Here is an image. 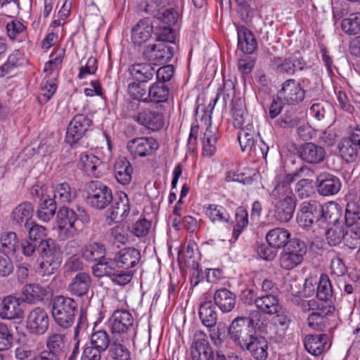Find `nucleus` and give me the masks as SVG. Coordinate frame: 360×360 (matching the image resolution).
Segmentation results:
<instances>
[{"mask_svg": "<svg viewBox=\"0 0 360 360\" xmlns=\"http://www.w3.org/2000/svg\"><path fill=\"white\" fill-rule=\"evenodd\" d=\"M51 313L58 326L63 329L70 328L78 313V303L72 297L56 295L51 300Z\"/></svg>", "mask_w": 360, "mask_h": 360, "instance_id": "obj_1", "label": "nucleus"}, {"mask_svg": "<svg viewBox=\"0 0 360 360\" xmlns=\"http://www.w3.org/2000/svg\"><path fill=\"white\" fill-rule=\"evenodd\" d=\"M58 228L68 233V237L73 236L83 225L90 221L89 216L86 212L80 207L76 210L63 206L57 214Z\"/></svg>", "mask_w": 360, "mask_h": 360, "instance_id": "obj_2", "label": "nucleus"}, {"mask_svg": "<svg viewBox=\"0 0 360 360\" xmlns=\"http://www.w3.org/2000/svg\"><path fill=\"white\" fill-rule=\"evenodd\" d=\"M112 338L133 340L136 335L134 320L129 311L115 310L109 319Z\"/></svg>", "mask_w": 360, "mask_h": 360, "instance_id": "obj_3", "label": "nucleus"}, {"mask_svg": "<svg viewBox=\"0 0 360 360\" xmlns=\"http://www.w3.org/2000/svg\"><path fill=\"white\" fill-rule=\"evenodd\" d=\"M87 203L96 210H103L113 200L110 187L99 181H91L86 184Z\"/></svg>", "mask_w": 360, "mask_h": 360, "instance_id": "obj_4", "label": "nucleus"}, {"mask_svg": "<svg viewBox=\"0 0 360 360\" xmlns=\"http://www.w3.org/2000/svg\"><path fill=\"white\" fill-rule=\"evenodd\" d=\"M307 251L305 243L298 238H292L279 257L280 266L291 270L301 264Z\"/></svg>", "mask_w": 360, "mask_h": 360, "instance_id": "obj_5", "label": "nucleus"}, {"mask_svg": "<svg viewBox=\"0 0 360 360\" xmlns=\"http://www.w3.org/2000/svg\"><path fill=\"white\" fill-rule=\"evenodd\" d=\"M250 323V321L248 319L237 317L229 328L231 339L243 349H245V346L257 334Z\"/></svg>", "mask_w": 360, "mask_h": 360, "instance_id": "obj_6", "label": "nucleus"}, {"mask_svg": "<svg viewBox=\"0 0 360 360\" xmlns=\"http://www.w3.org/2000/svg\"><path fill=\"white\" fill-rule=\"evenodd\" d=\"M92 272L96 277L108 276L113 283L120 286H124L130 283L134 276V271L131 270L117 269L102 263L94 264Z\"/></svg>", "mask_w": 360, "mask_h": 360, "instance_id": "obj_7", "label": "nucleus"}, {"mask_svg": "<svg viewBox=\"0 0 360 360\" xmlns=\"http://www.w3.org/2000/svg\"><path fill=\"white\" fill-rule=\"evenodd\" d=\"M306 172H309V169L307 167L302 166L293 172L279 176L276 180L274 188L270 193L271 200L282 199L285 198V196L295 197L290 184L295 181L296 178L304 176Z\"/></svg>", "mask_w": 360, "mask_h": 360, "instance_id": "obj_8", "label": "nucleus"}, {"mask_svg": "<svg viewBox=\"0 0 360 360\" xmlns=\"http://www.w3.org/2000/svg\"><path fill=\"white\" fill-rule=\"evenodd\" d=\"M176 44L158 43L148 46L143 51V55L149 61L156 64H165L171 60L175 50Z\"/></svg>", "mask_w": 360, "mask_h": 360, "instance_id": "obj_9", "label": "nucleus"}, {"mask_svg": "<svg viewBox=\"0 0 360 360\" xmlns=\"http://www.w3.org/2000/svg\"><path fill=\"white\" fill-rule=\"evenodd\" d=\"M141 259L140 252L134 248H124L119 250L114 258L101 261L100 263L115 266L117 269L131 270Z\"/></svg>", "mask_w": 360, "mask_h": 360, "instance_id": "obj_10", "label": "nucleus"}, {"mask_svg": "<svg viewBox=\"0 0 360 360\" xmlns=\"http://www.w3.org/2000/svg\"><path fill=\"white\" fill-rule=\"evenodd\" d=\"M92 123L87 115H76L68 127L65 141L71 146L76 144L86 135Z\"/></svg>", "mask_w": 360, "mask_h": 360, "instance_id": "obj_11", "label": "nucleus"}, {"mask_svg": "<svg viewBox=\"0 0 360 360\" xmlns=\"http://www.w3.org/2000/svg\"><path fill=\"white\" fill-rule=\"evenodd\" d=\"M320 217V202L316 200L302 202L297 213V223L306 229L318 227V220Z\"/></svg>", "mask_w": 360, "mask_h": 360, "instance_id": "obj_12", "label": "nucleus"}, {"mask_svg": "<svg viewBox=\"0 0 360 360\" xmlns=\"http://www.w3.org/2000/svg\"><path fill=\"white\" fill-rule=\"evenodd\" d=\"M307 91L294 79L285 80L278 91V98L287 105H297L304 100Z\"/></svg>", "mask_w": 360, "mask_h": 360, "instance_id": "obj_13", "label": "nucleus"}, {"mask_svg": "<svg viewBox=\"0 0 360 360\" xmlns=\"http://www.w3.org/2000/svg\"><path fill=\"white\" fill-rule=\"evenodd\" d=\"M158 148V142L153 137L136 138L127 143V149L134 158L151 155Z\"/></svg>", "mask_w": 360, "mask_h": 360, "instance_id": "obj_14", "label": "nucleus"}, {"mask_svg": "<svg viewBox=\"0 0 360 360\" xmlns=\"http://www.w3.org/2000/svg\"><path fill=\"white\" fill-rule=\"evenodd\" d=\"M26 324L27 328L31 333L43 335L49 328V317L44 309L35 307L29 312Z\"/></svg>", "mask_w": 360, "mask_h": 360, "instance_id": "obj_15", "label": "nucleus"}, {"mask_svg": "<svg viewBox=\"0 0 360 360\" xmlns=\"http://www.w3.org/2000/svg\"><path fill=\"white\" fill-rule=\"evenodd\" d=\"M213 350L207 334L202 330L195 331L191 346L193 360H206Z\"/></svg>", "mask_w": 360, "mask_h": 360, "instance_id": "obj_16", "label": "nucleus"}, {"mask_svg": "<svg viewBox=\"0 0 360 360\" xmlns=\"http://www.w3.org/2000/svg\"><path fill=\"white\" fill-rule=\"evenodd\" d=\"M274 205V217L281 222L289 221L294 214L296 207L295 197L285 196V198L271 200Z\"/></svg>", "mask_w": 360, "mask_h": 360, "instance_id": "obj_17", "label": "nucleus"}, {"mask_svg": "<svg viewBox=\"0 0 360 360\" xmlns=\"http://www.w3.org/2000/svg\"><path fill=\"white\" fill-rule=\"evenodd\" d=\"M23 311L19 299L13 295H8L0 300V318L4 320L21 319Z\"/></svg>", "mask_w": 360, "mask_h": 360, "instance_id": "obj_18", "label": "nucleus"}, {"mask_svg": "<svg viewBox=\"0 0 360 360\" xmlns=\"http://www.w3.org/2000/svg\"><path fill=\"white\" fill-rule=\"evenodd\" d=\"M318 193L323 196H329L338 193L341 188V181L336 176L327 173H321L316 179Z\"/></svg>", "mask_w": 360, "mask_h": 360, "instance_id": "obj_19", "label": "nucleus"}, {"mask_svg": "<svg viewBox=\"0 0 360 360\" xmlns=\"http://www.w3.org/2000/svg\"><path fill=\"white\" fill-rule=\"evenodd\" d=\"M91 283V278L89 274L83 271L77 272L71 279L67 290L72 296L82 297L88 293Z\"/></svg>", "mask_w": 360, "mask_h": 360, "instance_id": "obj_20", "label": "nucleus"}, {"mask_svg": "<svg viewBox=\"0 0 360 360\" xmlns=\"http://www.w3.org/2000/svg\"><path fill=\"white\" fill-rule=\"evenodd\" d=\"M342 215L341 208L335 202H328L324 205L320 203V217L318 228L326 229L331 224L338 223Z\"/></svg>", "mask_w": 360, "mask_h": 360, "instance_id": "obj_21", "label": "nucleus"}, {"mask_svg": "<svg viewBox=\"0 0 360 360\" xmlns=\"http://www.w3.org/2000/svg\"><path fill=\"white\" fill-rule=\"evenodd\" d=\"M134 120L152 131H158L164 125L163 115L159 112L145 109L134 115Z\"/></svg>", "mask_w": 360, "mask_h": 360, "instance_id": "obj_22", "label": "nucleus"}, {"mask_svg": "<svg viewBox=\"0 0 360 360\" xmlns=\"http://www.w3.org/2000/svg\"><path fill=\"white\" fill-rule=\"evenodd\" d=\"M298 153L303 161L314 165L321 162L326 156L325 149L312 142L300 146Z\"/></svg>", "mask_w": 360, "mask_h": 360, "instance_id": "obj_23", "label": "nucleus"}, {"mask_svg": "<svg viewBox=\"0 0 360 360\" xmlns=\"http://www.w3.org/2000/svg\"><path fill=\"white\" fill-rule=\"evenodd\" d=\"M130 210L129 200L125 193L121 192L118 198L115 199L108 214L112 221L120 222L126 218Z\"/></svg>", "mask_w": 360, "mask_h": 360, "instance_id": "obj_24", "label": "nucleus"}, {"mask_svg": "<svg viewBox=\"0 0 360 360\" xmlns=\"http://www.w3.org/2000/svg\"><path fill=\"white\" fill-rule=\"evenodd\" d=\"M335 308L332 305L321 306V311L311 312L307 319L308 326L314 330L323 331L329 325L327 315L332 314Z\"/></svg>", "mask_w": 360, "mask_h": 360, "instance_id": "obj_25", "label": "nucleus"}, {"mask_svg": "<svg viewBox=\"0 0 360 360\" xmlns=\"http://www.w3.org/2000/svg\"><path fill=\"white\" fill-rule=\"evenodd\" d=\"M268 348L266 339L257 333L245 346V349H247L251 356L256 360H266L268 356Z\"/></svg>", "mask_w": 360, "mask_h": 360, "instance_id": "obj_26", "label": "nucleus"}, {"mask_svg": "<svg viewBox=\"0 0 360 360\" xmlns=\"http://www.w3.org/2000/svg\"><path fill=\"white\" fill-rule=\"evenodd\" d=\"M34 207L29 202H24L18 205L11 213L13 223L20 226L27 227L33 221L32 216Z\"/></svg>", "mask_w": 360, "mask_h": 360, "instance_id": "obj_27", "label": "nucleus"}, {"mask_svg": "<svg viewBox=\"0 0 360 360\" xmlns=\"http://www.w3.org/2000/svg\"><path fill=\"white\" fill-rule=\"evenodd\" d=\"M255 306L260 311L266 314H278L282 309L278 297L272 293L257 297Z\"/></svg>", "mask_w": 360, "mask_h": 360, "instance_id": "obj_28", "label": "nucleus"}, {"mask_svg": "<svg viewBox=\"0 0 360 360\" xmlns=\"http://www.w3.org/2000/svg\"><path fill=\"white\" fill-rule=\"evenodd\" d=\"M153 25L149 19L139 21L131 30V40L134 44L141 46L151 37Z\"/></svg>", "mask_w": 360, "mask_h": 360, "instance_id": "obj_29", "label": "nucleus"}, {"mask_svg": "<svg viewBox=\"0 0 360 360\" xmlns=\"http://www.w3.org/2000/svg\"><path fill=\"white\" fill-rule=\"evenodd\" d=\"M238 46L245 53L250 54L257 49V41L250 30L243 25L237 27Z\"/></svg>", "mask_w": 360, "mask_h": 360, "instance_id": "obj_30", "label": "nucleus"}, {"mask_svg": "<svg viewBox=\"0 0 360 360\" xmlns=\"http://www.w3.org/2000/svg\"><path fill=\"white\" fill-rule=\"evenodd\" d=\"M214 300L223 313L231 311L236 306V297L234 293L226 288H220L216 290Z\"/></svg>", "mask_w": 360, "mask_h": 360, "instance_id": "obj_31", "label": "nucleus"}, {"mask_svg": "<svg viewBox=\"0 0 360 360\" xmlns=\"http://www.w3.org/2000/svg\"><path fill=\"white\" fill-rule=\"evenodd\" d=\"M53 198L56 204L65 205L71 203L77 198L75 188H72L67 182L57 184L53 190Z\"/></svg>", "mask_w": 360, "mask_h": 360, "instance_id": "obj_32", "label": "nucleus"}, {"mask_svg": "<svg viewBox=\"0 0 360 360\" xmlns=\"http://www.w3.org/2000/svg\"><path fill=\"white\" fill-rule=\"evenodd\" d=\"M169 95L168 86L163 82H156L148 88V94L143 98V102L154 103H166Z\"/></svg>", "mask_w": 360, "mask_h": 360, "instance_id": "obj_33", "label": "nucleus"}, {"mask_svg": "<svg viewBox=\"0 0 360 360\" xmlns=\"http://www.w3.org/2000/svg\"><path fill=\"white\" fill-rule=\"evenodd\" d=\"M238 134V139L243 151L253 150L257 152V146H255V138L258 134L257 130L252 124H248L244 128H240Z\"/></svg>", "mask_w": 360, "mask_h": 360, "instance_id": "obj_34", "label": "nucleus"}, {"mask_svg": "<svg viewBox=\"0 0 360 360\" xmlns=\"http://www.w3.org/2000/svg\"><path fill=\"white\" fill-rule=\"evenodd\" d=\"M290 233L285 229L276 228L270 230L266 239L268 245L274 249L286 247L290 242Z\"/></svg>", "mask_w": 360, "mask_h": 360, "instance_id": "obj_35", "label": "nucleus"}, {"mask_svg": "<svg viewBox=\"0 0 360 360\" xmlns=\"http://www.w3.org/2000/svg\"><path fill=\"white\" fill-rule=\"evenodd\" d=\"M47 294V289L38 283L27 284L22 288V300L27 303H35L41 301Z\"/></svg>", "mask_w": 360, "mask_h": 360, "instance_id": "obj_36", "label": "nucleus"}, {"mask_svg": "<svg viewBox=\"0 0 360 360\" xmlns=\"http://www.w3.org/2000/svg\"><path fill=\"white\" fill-rule=\"evenodd\" d=\"M205 116V124H208L202 137V154L207 157L212 156L216 151L217 137L216 136L217 129L211 127L210 122Z\"/></svg>", "mask_w": 360, "mask_h": 360, "instance_id": "obj_37", "label": "nucleus"}, {"mask_svg": "<svg viewBox=\"0 0 360 360\" xmlns=\"http://www.w3.org/2000/svg\"><path fill=\"white\" fill-rule=\"evenodd\" d=\"M80 163L89 175L98 177L102 174L103 162L94 154L82 153L80 155Z\"/></svg>", "mask_w": 360, "mask_h": 360, "instance_id": "obj_38", "label": "nucleus"}, {"mask_svg": "<svg viewBox=\"0 0 360 360\" xmlns=\"http://www.w3.org/2000/svg\"><path fill=\"white\" fill-rule=\"evenodd\" d=\"M199 318L202 323L207 328H213L217 324V313L215 305L211 300L200 304L198 311Z\"/></svg>", "mask_w": 360, "mask_h": 360, "instance_id": "obj_39", "label": "nucleus"}, {"mask_svg": "<svg viewBox=\"0 0 360 360\" xmlns=\"http://www.w3.org/2000/svg\"><path fill=\"white\" fill-rule=\"evenodd\" d=\"M82 257L88 262H97L99 264L101 261L107 260L105 258V248L99 243H92L86 245L82 250Z\"/></svg>", "mask_w": 360, "mask_h": 360, "instance_id": "obj_40", "label": "nucleus"}, {"mask_svg": "<svg viewBox=\"0 0 360 360\" xmlns=\"http://www.w3.org/2000/svg\"><path fill=\"white\" fill-rule=\"evenodd\" d=\"M129 72L136 81L147 82L153 79L155 70L151 63H136L129 67Z\"/></svg>", "mask_w": 360, "mask_h": 360, "instance_id": "obj_41", "label": "nucleus"}, {"mask_svg": "<svg viewBox=\"0 0 360 360\" xmlns=\"http://www.w3.org/2000/svg\"><path fill=\"white\" fill-rule=\"evenodd\" d=\"M115 176L117 181L122 184H129L131 181L133 168L126 158H119L114 165Z\"/></svg>", "mask_w": 360, "mask_h": 360, "instance_id": "obj_42", "label": "nucleus"}, {"mask_svg": "<svg viewBox=\"0 0 360 360\" xmlns=\"http://www.w3.org/2000/svg\"><path fill=\"white\" fill-rule=\"evenodd\" d=\"M327 341L326 334L309 335L304 339V347L310 354L319 356L323 352Z\"/></svg>", "mask_w": 360, "mask_h": 360, "instance_id": "obj_43", "label": "nucleus"}, {"mask_svg": "<svg viewBox=\"0 0 360 360\" xmlns=\"http://www.w3.org/2000/svg\"><path fill=\"white\" fill-rule=\"evenodd\" d=\"M56 204L51 196H44L39 202L37 216L41 221H49L56 214Z\"/></svg>", "mask_w": 360, "mask_h": 360, "instance_id": "obj_44", "label": "nucleus"}, {"mask_svg": "<svg viewBox=\"0 0 360 360\" xmlns=\"http://www.w3.org/2000/svg\"><path fill=\"white\" fill-rule=\"evenodd\" d=\"M345 224L353 229H360V200L347 203L345 214Z\"/></svg>", "mask_w": 360, "mask_h": 360, "instance_id": "obj_45", "label": "nucleus"}, {"mask_svg": "<svg viewBox=\"0 0 360 360\" xmlns=\"http://www.w3.org/2000/svg\"><path fill=\"white\" fill-rule=\"evenodd\" d=\"M130 339H123L118 337L112 338L109 349V355L115 360H129L130 352L124 346V343Z\"/></svg>", "mask_w": 360, "mask_h": 360, "instance_id": "obj_46", "label": "nucleus"}, {"mask_svg": "<svg viewBox=\"0 0 360 360\" xmlns=\"http://www.w3.org/2000/svg\"><path fill=\"white\" fill-rule=\"evenodd\" d=\"M304 122V118L300 114L295 110L290 109L286 110L283 115L276 121V126L281 128H294L298 127Z\"/></svg>", "mask_w": 360, "mask_h": 360, "instance_id": "obj_47", "label": "nucleus"}, {"mask_svg": "<svg viewBox=\"0 0 360 360\" xmlns=\"http://www.w3.org/2000/svg\"><path fill=\"white\" fill-rule=\"evenodd\" d=\"M333 295L332 285L328 276L326 274H321L316 289L317 298L324 301L327 305H330Z\"/></svg>", "mask_w": 360, "mask_h": 360, "instance_id": "obj_48", "label": "nucleus"}, {"mask_svg": "<svg viewBox=\"0 0 360 360\" xmlns=\"http://www.w3.org/2000/svg\"><path fill=\"white\" fill-rule=\"evenodd\" d=\"M339 153L347 162H354L359 157L360 150L346 138H343L338 144Z\"/></svg>", "mask_w": 360, "mask_h": 360, "instance_id": "obj_49", "label": "nucleus"}, {"mask_svg": "<svg viewBox=\"0 0 360 360\" xmlns=\"http://www.w3.org/2000/svg\"><path fill=\"white\" fill-rule=\"evenodd\" d=\"M65 337L63 334L53 333L49 335L46 340L47 352H51L56 357L63 354L65 348Z\"/></svg>", "mask_w": 360, "mask_h": 360, "instance_id": "obj_50", "label": "nucleus"}, {"mask_svg": "<svg viewBox=\"0 0 360 360\" xmlns=\"http://www.w3.org/2000/svg\"><path fill=\"white\" fill-rule=\"evenodd\" d=\"M38 251L41 258L60 259V249L51 238L42 240L38 246Z\"/></svg>", "mask_w": 360, "mask_h": 360, "instance_id": "obj_51", "label": "nucleus"}, {"mask_svg": "<svg viewBox=\"0 0 360 360\" xmlns=\"http://www.w3.org/2000/svg\"><path fill=\"white\" fill-rule=\"evenodd\" d=\"M233 124L235 128L240 129L246 119L247 112L244 101L241 98L236 99L231 107Z\"/></svg>", "mask_w": 360, "mask_h": 360, "instance_id": "obj_52", "label": "nucleus"}, {"mask_svg": "<svg viewBox=\"0 0 360 360\" xmlns=\"http://www.w3.org/2000/svg\"><path fill=\"white\" fill-rule=\"evenodd\" d=\"M111 340L108 333L104 330H99L92 333L91 337V344L92 347L103 352H105L111 345Z\"/></svg>", "mask_w": 360, "mask_h": 360, "instance_id": "obj_53", "label": "nucleus"}, {"mask_svg": "<svg viewBox=\"0 0 360 360\" xmlns=\"http://www.w3.org/2000/svg\"><path fill=\"white\" fill-rule=\"evenodd\" d=\"M204 210L206 216L213 223L227 222L229 220V214L221 206L217 205H209L207 207H204Z\"/></svg>", "mask_w": 360, "mask_h": 360, "instance_id": "obj_54", "label": "nucleus"}, {"mask_svg": "<svg viewBox=\"0 0 360 360\" xmlns=\"http://www.w3.org/2000/svg\"><path fill=\"white\" fill-rule=\"evenodd\" d=\"M87 319L86 317L83 314V313L81 311L79 316V318L77 319V326L75 328L74 332V340L75 341V343L73 347V349L72 351V353L69 357L68 360H75L77 357L79 353V342L80 340L78 338L79 333L86 329L87 328Z\"/></svg>", "mask_w": 360, "mask_h": 360, "instance_id": "obj_55", "label": "nucleus"}, {"mask_svg": "<svg viewBox=\"0 0 360 360\" xmlns=\"http://www.w3.org/2000/svg\"><path fill=\"white\" fill-rule=\"evenodd\" d=\"M341 27L349 35H356L360 32V13H352L342 20Z\"/></svg>", "mask_w": 360, "mask_h": 360, "instance_id": "obj_56", "label": "nucleus"}, {"mask_svg": "<svg viewBox=\"0 0 360 360\" xmlns=\"http://www.w3.org/2000/svg\"><path fill=\"white\" fill-rule=\"evenodd\" d=\"M345 227L338 223L333 224L326 233V240L331 246H336L344 240Z\"/></svg>", "mask_w": 360, "mask_h": 360, "instance_id": "obj_57", "label": "nucleus"}, {"mask_svg": "<svg viewBox=\"0 0 360 360\" xmlns=\"http://www.w3.org/2000/svg\"><path fill=\"white\" fill-rule=\"evenodd\" d=\"M60 264V259L42 258L37 269V272L41 276H51L55 273Z\"/></svg>", "mask_w": 360, "mask_h": 360, "instance_id": "obj_58", "label": "nucleus"}, {"mask_svg": "<svg viewBox=\"0 0 360 360\" xmlns=\"http://www.w3.org/2000/svg\"><path fill=\"white\" fill-rule=\"evenodd\" d=\"M1 246L8 252L15 253L19 250V241L17 235L14 232H6L2 234L1 237Z\"/></svg>", "mask_w": 360, "mask_h": 360, "instance_id": "obj_59", "label": "nucleus"}, {"mask_svg": "<svg viewBox=\"0 0 360 360\" xmlns=\"http://www.w3.org/2000/svg\"><path fill=\"white\" fill-rule=\"evenodd\" d=\"M344 242L350 249L360 248V229H353L352 227H345Z\"/></svg>", "mask_w": 360, "mask_h": 360, "instance_id": "obj_60", "label": "nucleus"}, {"mask_svg": "<svg viewBox=\"0 0 360 360\" xmlns=\"http://www.w3.org/2000/svg\"><path fill=\"white\" fill-rule=\"evenodd\" d=\"M146 82H134L128 85V92L131 97L136 100H140L148 94V89L146 87Z\"/></svg>", "mask_w": 360, "mask_h": 360, "instance_id": "obj_61", "label": "nucleus"}, {"mask_svg": "<svg viewBox=\"0 0 360 360\" xmlns=\"http://www.w3.org/2000/svg\"><path fill=\"white\" fill-rule=\"evenodd\" d=\"M209 328V337L214 345L219 347L224 342L226 333V326L219 323L217 327Z\"/></svg>", "mask_w": 360, "mask_h": 360, "instance_id": "obj_62", "label": "nucleus"}, {"mask_svg": "<svg viewBox=\"0 0 360 360\" xmlns=\"http://www.w3.org/2000/svg\"><path fill=\"white\" fill-rule=\"evenodd\" d=\"M13 343V335L8 326L0 322V350L9 349Z\"/></svg>", "mask_w": 360, "mask_h": 360, "instance_id": "obj_63", "label": "nucleus"}, {"mask_svg": "<svg viewBox=\"0 0 360 360\" xmlns=\"http://www.w3.org/2000/svg\"><path fill=\"white\" fill-rule=\"evenodd\" d=\"M28 233V236L32 240H44L46 236V229L41 225L37 224L34 221L31 222L29 226L25 227Z\"/></svg>", "mask_w": 360, "mask_h": 360, "instance_id": "obj_64", "label": "nucleus"}]
</instances>
